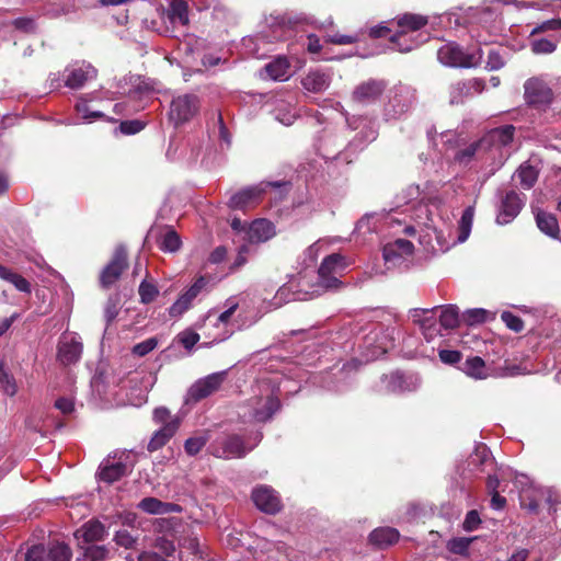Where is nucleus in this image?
I'll use <instances>...</instances> for the list:
<instances>
[{
    "label": "nucleus",
    "instance_id": "obj_36",
    "mask_svg": "<svg viewBox=\"0 0 561 561\" xmlns=\"http://www.w3.org/2000/svg\"><path fill=\"white\" fill-rule=\"evenodd\" d=\"M0 278L12 284L19 291L31 293V284L28 280L3 265H0Z\"/></svg>",
    "mask_w": 561,
    "mask_h": 561
},
{
    "label": "nucleus",
    "instance_id": "obj_49",
    "mask_svg": "<svg viewBox=\"0 0 561 561\" xmlns=\"http://www.w3.org/2000/svg\"><path fill=\"white\" fill-rule=\"evenodd\" d=\"M501 319L508 329L515 332H520L524 328L523 320L510 311H503L501 314Z\"/></svg>",
    "mask_w": 561,
    "mask_h": 561
},
{
    "label": "nucleus",
    "instance_id": "obj_25",
    "mask_svg": "<svg viewBox=\"0 0 561 561\" xmlns=\"http://www.w3.org/2000/svg\"><path fill=\"white\" fill-rule=\"evenodd\" d=\"M275 226L267 219L254 220L245 231L249 243L266 242L275 236Z\"/></svg>",
    "mask_w": 561,
    "mask_h": 561
},
{
    "label": "nucleus",
    "instance_id": "obj_7",
    "mask_svg": "<svg viewBox=\"0 0 561 561\" xmlns=\"http://www.w3.org/2000/svg\"><path fill=\"white\" fill-rule=\"evenodd\" d=\"M415 101V91L409 85L399 84L390 91L386 115L396 118L408 112Z\"/></svg>",
    "mask_w": 561,
    "mask_h": 561
},
{
    "label": "nucleus",
    "instance_id": "obj_34",
    "mask_svg": "<svg viewBox=\"0 0 561 561\" xmlns=\"http://www.w3.org/2000/svg\"><path fill=\"white\" fill-rule=\"evenodd\" d=\"M461 369L467 376L474 379H484L489 375L484 360L479 356L468 357Z\"/></svg>",
    "mask_w": 561,
    "mask_h": 561
},
{
    "label": "nucleus",
    "instance_id": "obj_55",
    "mask_svg": "<svg viewBox=\"0 0 561 561\" xmlns=\"http://www.w3.org/2000/svg\"><path fill=\"white\" fill-rule=\"evenodd\" d=\"M144 127H145V125L140 121H137V119L125 121V122H122L119 125L121 131L126 135H133V134L139 133Z\"/></svg>",
    "mask_w": 561,
    "mask_h": 561
},
{
    "label": "nucleus",
    "instance_id": "obj_6",
    "mask_svg": "<svg viewBox=\"0 0 561 561\" xmlns=\"http://www.w3.org/2000/svg\"><path fill=\"white\" fill-rule=\"evenodd\" d=\"M261 438L262 434L256 433L253 437V444L247 447L240 436L231 435L217 440L213 446L211 453L214 456L224 459L241 458L245 456L248 451L253 449V447L257 445Z\"/></svg>",
    "mask_w": 561,
    "mask_h": 561
},
{
    "label": "nucleus",
    "instance_id": "obj_59",
    "mask_svg": "<svg viewBox=\"0 0 561 561\" xmlns=\"http://www.w3.org/2000/svg\"><path fill=\"white\" fill-rule=\"evenodd\" d=\"M481 519L477 511H470L467 513L466 518L463 520V528L468 531L474 530L478 528Z\"/></svg>",
    "mask_w": 561,
    "mask_h": 561
},
{
    "label": "nucleus",
    "instance_id": "obj_51",
    "mask_svg": "<svg viewBox=\"0 0 561 561\" xmlns=\"http://www.w3.org/2000/svg\"><path fill=\"white\" fill-rule=\"evenodd\" d=\"M158 345L156 337L147 339L133 347V353L137 356H145L153 351Z\"/></svg>",
    "mask_w": 561,
    "mask_h": 561
},
{
    "label": "nucleus",
    "instance_id": "obj_32",
    "mask_svg": "<svg viewBox=\"0 0 561 561\" xmlns=\"http://www.w3.org/2000/svg\"><path fill=\"white\" fill-rule=\"evenodd\" d=\"M168 19L173 25L186 26L190 22L188 7L184 0H174L168 10Z\"/></svg>",
    "mask_w": 561,
    "mask_h": 561
},
{
    "label": "nucleus",
    "instance_id": "obj_5",
    "mask_svg": "<svg viewBox=\"0 0 561 561\" xmlns=\"http://www.w3.org/2000/svg\"><path fill=\"white\" fill-rule=\"evenodd\" d=\"M524 98L529 105L547 107L552 103L554 93L543 77H533L524 83Z\"/></svg>",
    "mask_w": 561,
    "mask_h": 561
},
{
    "label": "nucleus",
    "instance_id": "obj_41",
    "mask_svg": "<svg viewBox=\"0 0 561 561\" xmlns=\"http://www.w3.org/2000/svg\"><path fill=\"white\" fill-rule=\"evenodd\" d=\"M473 216H474V207L468 206L463 210L462 216L459 220V236H458L459 242H465L468 239V237L471 232L472 224H473Z\"/></svg>",
    "mask_w": 561,
    "mask_h": 561
},
{
    "label": "nucleus",
    "instance_id": "obj_54",
    "mask_svg": "<svg viewBox=\"0 0 561 561\" xmlns=\"http://www.w3.org/2000/svg\"><path fill=\"white\" fill-rule=\"evenodd\" d=\"M470 541L466 538H455L450 540L447 545V548L453 553L462 554L467 551Z\"/></svg>",
    "mask_w": 561,
    "mask_h": 561
},
{
    "label": "nucleus",
    "instance_id": "obj_11",
    "mask_svg": "<svg viewBox=\"0 0 561 561\" xmlns=\"http://www.w3.org/2000/svg\"><path fill=\"white\" fill-rule=\"evenodd\" d=\"M278 186H280L278 182H262L257 185L245 187L229 198L228 206L232 209H245L256 204L268 187Z\"/></svg>",
    "mask_w": 561,
    "mask_h": 561
},
{
    "label": "nucleus",
    "instance_id": "obj_39",
    "mask_svg": "<svg viewBox=\"0 0 561 561\" xmlns=\"http://www.w3.org/2000/svg\"><path fill=\"white\" fill-rule=\"evenodd\" d=\"M46 554L47 561H70L72 556L71 549L64 542L51 543Z\"/></svg>",
    "mask_w": 561,
    "mask_h": 561
},
{
    "label": "nucleus",
    "instance_id": "obj_35",
    "mask_svg": "<svg viewBox=\"0 0 561 561\" xmlns=\"http://www.w3.org/2000/svg\"><path fill=\"white\" fill-rule=\"evenodd\" d=\"M99 99L96 92H92L85 94L79 99L76 104V111L81 115L82 119L85 122H91L92 119L103 118L104 114L100 111H91L88 103L90 101Z\"/></svg>",
    "mask_w": 561,
    "mask_h": 561
},
{
    "label": "nucleus",
    "instance_id": "obj_42",
    "mask_svg": "<svg viewBox=\"0 0 561 561\" xmlns=\"http://www.w3.org/2000/svg\"><path fill=\"white\" fill-rule=\"evenodd\" d=\"M503 0H494L492 4L489 7H484L479 11V22L485 25H491L497 21L501 16V12L499 11V4Z\"/></svg>",
    "mask_w": 561,
    "mask_h": 561
},
{
    "label": "nucleus",
    "instance_id": "obj_2",
    "mask_svg": "<svg viewBox=\"0 0 561 561\" xmlns=\"http://www.w3.org/2000/svg\"><path fill=\"white\" fill-rule=\"evenodd\" d=\"M422 193L419 185L411 184L407 186L402 192L396 197V208H403L401 213L397 210L394 214H387L386 216V225L391 228H394L396 225L401 226L404 224L403 231L408 234L414 233L415 229L413 226L405 224V219H400L396 216V214H405L412 210H415L417 206H421V202L423 198L421 197Z\"/></svg>",
    "mask_w": 561,
    "mask_h": 561
},
{
    "label": "nucleus",
    "instance_id": "obj_40",
    "mask_svg": "<svg viewBox=\"0 0 561 561\" xmlns=\"http://www.w3.org/2000/svg\"><path fill=\"white\" fill-rule=\"evenodd\" d=\"M81 549L83 552L77 561H104L108 557V550L104 546H83Z\"/></svg>",
    "mask_w": 561,
    "mask_h": 561
},
{
    "label": "nucleus",
    "instance_id": "obj_50",
    "mask_svg": "<svg viewBox=\"0 0 561 561\" xmlns=\"http://www.w3.org/2000/svg\"><path fill=\"white\" fill-rule=\"evenodd\" d=\"M114 541L116 545L124 547L125 549H130L135 546L137 539L130 535L128 530H118L114 535Z\"/></svg>",
    "mask_w": 561,
    "mask_h": 561
},
{
    "label": "nucleus",
    "instance_id": "obj_9",
    "mask_svg": "<svg viewBox=\"0 0 561 561\" xmlns=\"http://www.w3.org/2000/svg\"><path fill=\"white\" fill-rule=\"evenodd\" d=\"M199 110V98L195 94H184L173 99L170 108V119L175 125L193 118Z\"/></svg>",
    "mask_w": 561,
    "mask_h": 561
},
{
    "label": "nucleus",
    "instance_id": "obj_58",
    "mask_svg": "<svg viewBox=\"0 0 561 561\" xmlns=\"http://www.w3.org/2000/svg\"><path fill=\"white\" fill-rule=\"evenodd\" d=\"M439 358L445 364H456L461 359V353L454 350H442L439 351Z\"/></svg>",
    "mask_w": 561,
    "mask_h": 561
},
{
    "label": "nucleus",
    "instance_id": "obj_45",
    "mask_svg": "<svg viewBox=\"0 0 561 561\" xmlns=\"http://www.w3.org/2000/svg\"><path fill=\"white\" fill-rule=\"evenodd\" d=\"M490 312L482 308L467 310L463 313V319L468 324L483 323L488 320Z\"/></svg>",
    "mask_w": 561,
    "mask_h": 561
},
{
    "label": "nucleus",
    "instance_id": "obj_63",
    "mask_svg": "<svg viewBox=\"0 0 561 561\" xmlns=\"http://www.w3.org/2000/svg\"><path fill=\"white\" fill-rule=\"evenodd\" d=\"M550 30H561V20L560 19H552L549 21H545L537 27H535L531 32V34H536L539 32H546Z\"/></svg>",
    "mask_w": 561,
    "mask_h": 561
},
{
    "label": "nucleus",
    "instance_id": "obj_60",
    "mask_svg": "<svg viewBox=\"0 0 561 561\" xmlns=\"http://www.w3.org/2000/svg\"><path fill=\"white\" fill-rule=\"evenodd\" d=\"M357 41L356 36L353 35H342V34H335V35H329L327 37V42L336 44V45H350Z\"/></svg>",
    "mask_w": 561,
    "mask_h": 561
},
{
    "label": "nucleus",
    "instance_id": "obj_26",
    "mask_svg": "<svg viewBox=\"0 0 561 561\" xmlns=\"http://www.w3.org/2000/svg\"><path fill=\"white\" fill-rule=\"evenodd\" d=\"M179 426L180 419H172L170 422H167V424L158 430L151 437L150 442L148 443V450L156 451L163 447L176 433Z\"/></svg>",
    "mask_w": 561,
    "mask_h": 561
},
{
    "label": "nucleus",
    "instance_id": "obj_24",
    "mask_svg": "<svg viewBox=\"0 0 561 561\" xmlns=\"http://www.w3.org/2000/svg\"><path fill=\"white\" fill-rule=\"evenodd\" d=\"M386 83L382 80L370 79L358 84L353 92V100L368 104L376 101L385 91Z\"/></svg>",
    "mask_w": 561,
    "mask_h": 561
},
{
    "label": "nucleus",
    "instance_id": "obj_61",
    "mask_svg": "<svg viewBox=\"0 0 561 561\" xmlns=\"http://www.w3.org/2000/svg\"><path fill=\"white\" fill-rule=\"evenodd\" d=\"M520 505L529 512H536L538 510V503L534 500L527 490H523L520 493Z\"/></svg>",
    "mask_w": 561,
    "mask_h": 561
},
{
    "label": "nucleus",
    "instance_id": "obj_33",
    "mask_svg": "<svg viewBox=\"0 0 561 561\" xmlns=\"http://www.w3.org/2000/svg\"><path fill=\"white\" fill-rule=\"evenodd\" d=\"M536 224L537 227L551 238H558L559 236V224L552 214L539 210L536 213Z\"/></svg>",
    "mask_w": 561,
    "mask_h": 561
},
{
    "label": "nucleus",
    "instance_id": "obj_48",
    "mask_svg": "<svg viewBox=\"0 0 561 561\" xmlns=\"http://www.w3.org/2000/svg\"><path fill=\"white\" fill-rule=\"evenodd\" d=\"M0 387L9 396H14L18 390L15 379L4 370H0Z\"/></svg>",
    "mask_w": 561,
    "mask_h": 561
},
{
    "label": "nucleus",
    "instance_id": "obj_47",
    "mask_svg": "<svg viewBox=\"0 0 561 561\" xmlns=\"http://www.w3.org/2000/svg\"><path fill=\"white\" fill-rule=\"evenodd\" d=\"M207 438L204 436L191 437L185 442L184 448L190 456H195L205 446Z\"/></svg>",
    "mask_w": 561,
    "mask_h": 561
},
{
    "label": "nucleus",
    "instance_id": "obj_43",
    "mask_svg": "<svg viewBox=\"0 0 561 561\" xmlns=\"http://www.w3.org/2000/svg\"><path fill=\"white\" fill-rule=\"evenodd\" d=\"M138 294L140 301L147 305L152 302L158 297L159 289L152 282L144 279L139 285Z\"/></svg>",
    "mask_w": 561,
    "mask_h": 561
},
{
    "label": "nucleus",
    "instance_id": "obj_8",
    "mask_svg": "<svg viewBox=\"0 0 561 561\" xmlns=\"http://www.w3.org/2000/svg\"><path fill=\"white\" fill-rule=\"evenodd\" d=\"M227 371L210 374L195 381L188 389L186 402H198L217 391L225 381Z\"/></svg>",
    "mask_w": 561,
    "mask_h": 561
},
{
    "label": "nucleus",
    "instance_id": "obj_37",
    "mask_svg": "<svg viewBox=\"0 0 561 561\" xmlns=\"http://www.w3.org/2000/svg\"><path fill=\"white\" fill-rule=\"evenodd\" d=\"M516 176L519 180L520 186L529 190L537 182L538 171L533 165L524 163L517 169Z\"/></svg>",
    "mask_w": 561,
    "mask_h": 561
},
{
    "label": "nucleus",
    "instance_id": "obj_16",
    "mask_svg": "<svg viewBox=\"0 0 561 561\" xmlns=\"http://www.w3.org/2000/svg\"><path fill=\"white\" fill-rule=\"evenodd\" d=\"M438 307L432 309L415 308L410 310V318L413 323L419 324L425 339L431 341L439 333L436 321V311Z\"/></svg>",
    "mask_w": 561,
    "mask_h": 561
},
{
    "label": "nucleus",
    "instance_id": "obj_4",
    "mask_svg": "<svg viewBox=\"0 0 561 561\" xmlns=\"http://www.w3.org/2000/svg\"><path fill=\"white\" fill-rule=\"evenodd\" d=\"M437 57L443 65L449 67L471 68L478 66L481 61L479 50L466 53L454 43L442 46L437 51Z\"/></svg>",
    "mask_w": 561,
    "mask_h": 561
},
{
    "label": "nucleus",
    "instance_id": "obj_1",
    "mask_svg": "<svg viewBox=\"0 0 561 561\" xmlns=\"http://www.w3.org/2000/svg\"><path fill=\"white\" fill-rule=\"evenodd\" d=\"M348 265L346 259L339 254L334 253L328 255L321 263L318 275H319V285L316 286L314 289L309 291H304L301 289L297 291L291 290V286H282L272 302V307L274 309L282 307L285 302L290 300H306L313 298L321 294V289H335L339 288L342 283L339 280L336 275L341 274L345 267Z\"/></svg>",
    "mask_w": 561,
    "mask_h": 561
},
{
    "label": "nucleus",
    "instance_id": "obj_28",
    "mask_svg": "<svg viewBox=\"0 0 561 561\" xmlns=\"http://www.w3.org/2000/svg\"><path fill=\"white\" fill-rule=\"evenodd\" d=\"M331 78L325 72L320 70H311L301 80L302 87L313 93H319L327 90L330 85Z\"/></svg>",
    "mask_w": 561,
    "mask_h": 561
},
{
    "label": "nucleus",
    "instance_id": "obj_12",
    "mask_svg": "<svg viewBox=\"0 0 561 561\" xmlns=\"http://www.w3.org/2000/svg\"><path fill=\"white\" fill-rule=\"evenodd\" d=\"M427 24V19L423 15L417 14H404L398 20V25L402 27V31L391 37L392 43L399 51L407 53L412 50L415 45L402 44L407 42L410 32L417 31Z\"/></svg>",
    "mask_w": 561,
    "mask_h": 561
},
{
    "label": "nucleus",
    "instance_id": "obj_53",
    "mask_svg": "<svg viewBox=\"0 0 561 561\" xmlns=\"http://www.w3.org/2000/svg\"><path fill=\"white\" fill-rule=\"evenodd\" d=\"M154 547L163 552L167 557H170L175 551V546L172 540L165 536L158 537L154 542Z\"/></svg>",
    "mask_w": 561,
    "mask_h": 561
},
{
    "label": "nucleus",
    "instance_id": "obj_19",
    "mask_svg": "<svg viewBox=\"0 0 561 561\" xmlns=\"http://www.w3.org/2000/svg\"><path fill=\"white\" fill-rule=\"evenodd\" d=\"M123 457L127 459L128 455L123 454L122 457L116 461L111 459L104 460L100 466V480L107 483H113L119 480L122 477L126 476L128 472H130L131 465L128 463L126 460H123Z\"/></svg>",
    "mask_w": 561,
    "mask_h": 561
},
{
    "label": "nucleus",
    "instance_id": "obj_52",
    "mask_svg": "<svg viewBox=\"0 0 561 561\" xmlns=\"http://www.w3.org/2000/svg\"><path fill=\"white\" fill-rule=\"evenodd\" d=\"M46 557L47 554L44 546L36 545L27 550L25 561H47Z\"/></svg>",
    "mask_w": 561,
    "mask_h": 561
},
{
    "label": "nucleus",
    "instance_id": "obj_29",
    "mask_svg": "<svg viewBox=\"0 0 561 561\" xmlns=\"http://www.w3.org/2000/svg\"><path fill=\"white\" fill-rule=\"evenodd\" d=\"M484 84L479 79H472L467 82H457L450 88V103L458 104L462 102L465 95L469 94L470 90H474L477 93L482 92Z\"/></svg>",
    "mask_w": 561,
    "mask_h": 561
},
{
    "label": "nucleus",
    "instance_id": "obj_10",
    "mask_svg": "<svg viewBox=\"0 0 561 561\" xmlns=\"http://www.w3.org/2000/svg\"><path fill=\"white\" fill-rule=\"evenodd\" d=\"M249 416L255 422H267L279 410V399L272 393L249 400Z\"/></svg>",
    "mask_w": 561,
    "mask_h": 561
},
{
    "label": "nucleus",
    "instance_id": "obj_21",
    "mask_svg": "<svg viewBox=\"0 0 561 561\" xmlns=\"http://www.w3.org/2000/svg\"><path fill=\"white\" fill-rule=\"evenodd\" d=\"M523 205L524 201L516 192H507L502 199L500 210L496 216V222L499 225H506L511 222L519 214Z\"/></svg>",
    "mask_w": 561,
    "mask_h": 561
},
{
    "label": "nucleus",
    "instance_id": "obj_18",
    "mask_svg": "<svg viewBox=\"0 0 561 561\" xmlns=\"http://www.w3.org/2000/svg\"><path fill=\"white\" fill-rule=\"evenodd\" d=\"M413 244L409 240L398 238L383 247V259L389 267L398 266L407 256L413 253Z\"/></svg>",
    "mask_w": 561,
    "mask_h": 561
},
{
    "label": "nucleus",
    "instance_id": "obj_46",
    "mask_svg": "<svg viewBox=\"0 0 561 561\" xmlns=\"http://www.w3.org/2000/svg\"><path fill=\"white\" fill-rule=\"evenodd\" d=\"M557 44L548 38L534 39L531 50L535 54H550L556 50Z\"/></svg>",
    "mask_w": 561,
    "mask_h": 561
},
{
    "label": "nucleus",
    "instance_id": "obj_62",
    "mask_svg": "<svg viewBox=\"0 0 561 561\" xmlns=\"http://www.w3.org/2000/svg\"><path fill=\"white\" fill-rule=\"evenodd\" d=\"M504 66V60L496 51L491 50L488 55L486 68L489 70H497Z\"/></svg>",
    "mask_w": 561,
    "mask_h": 561
},
{
    "label": "nucleus",
    "instance_id": "obj_23",
    "mask_svg": "<svg viewBox=\"0 0 561 561\" xmlns=\"http://www.w3.org/2000/svg\"><path fill=\"white\" fill-rule=\"evenodd\" d=\"M65 72V84L70 89H80L87 81L96 77V70L85 64L67 67Z\"/></svg>",
    "mask_w": 561,
    "mask_h": 561
},
{
    "label": "nucleus",
    "instance_id": "obj_20",
    "mask_svg": "<svg viewBox=\"0 0 561 561\" xmlns=\"http://www.w3.org/2000/svg\"><path fill=\"white\" fill-rule=\"evenodd\" d=\"M252 500L260 511L267 514H275L280 508L279 497L273 489L266 485L255 488L252 492Z\"/></svg>",
    "mask_w": 561,
    "mask_h": 561
},
{
    "label": "nucleus",
    "instance_id": "obj_64",
    "mask_svg": "<svg viewBox=\"0 0 561 561\" xmlns=\"http://www.w3.org/2000/svg\"><path fill=\"white\" fill-rule=\"evenodd\" d=\"M55 407L64 414H70L75 410L73 400L69 398H59L56 400Z\"/></svg>",
    "mask_w": 561,
    "mask_h": 561
},
{
    "label": "nucleus",
    "instance_id": "obj_57",
    "mask_svg": "<svg viewBox=\"0 0 561 561\" xmlns=\"http://www.w3.org/2000/svg\"><path fill=\"white\" fill-rule=\"evenodd\" d=\"M172 419H179V417L171 416L170 411L164 407L157 408L153 411V421L157 424H162V426H164L167 424V422H170Z\"/></svg>",
    "mask_w": 561,
    "mask_h": 561
},
{
    "label": "nucleus",
    "instance_id": "obj_15",
    "mask_svg": "<svg viewBox=\"0 0 561 561\" xmlns=\"http://www.w3.org/2000/svg\"><path fill=\"white\" fill-rule=\"evenodd\" d=\"M82 343L75 334H62L58 342L57 358L62 365L77 363L82 354Z\"/></svg>",
    "mask_w": 561,
    "mask_h": 561
},
{
    "label": "nucleus",
    "instance_id": "obj_56",
    "mask_svg": "<svg viewBox=\"0 0 561 561\" xmlns=\"http://www.w3.org/2000/svg\"><path fill=\"white\" fill-rule=\"evenodd\" d=\"M199 341V334L194 331L186 330L180 334V342L187 350H191Z\"/></svg>",
    "mask_w": 561,
    "mask_h": 561
},
{
    "label": "nucleus",
    "instance_id": "obj_30",
    "mask_svg": "<svg viewBox=\"0 0 561 561\" xmlns=\"http://www.w3.org/2000/svg\"><path fill=\"white\" fill-rule=\"evenodd\" d=\"M399 537V531L396 528L380 527L370 533L369 540L379 548H386L397 542Z\"/></svg>",
    "mask_w": 561,
    "mask_h": 561
},
{
    "label": "nucleus",
    "instance_id": "obj_14",
    "mask_svg": "<svg viewBox=\"0 0 561 561\" xmlns=\"http://www.w3.org/2000/svg\"><path fill=\"white\" fill-rule=\"evenodd\" d=\"M208 284V280L204 276H199L194 284L184 293L182 294L175 302L169 308V316L171 318H179L181 317L185 311H187L193 300L203 291L206 289V286Z\"/></svg>",
    "mask_w": 561,
    "mask_h": 561
},
{
    "label": "nucleus",
    "instance_id": "obj_31",
    "mask_svg": "<svg viewBox=\"0 0 561 561\" xmlns=\"http://www.w3.org/2000/svg\"><path fill=\"white\" fill-rule=\"evenodd\" d=\"M289 69V61L285 57L276 58L275 60L268 62L264 68L266 75L275 81L287 80L290 76Z\"/></svg>",
    "mask_w": 561,
    "mask_h": 561
},
{
    "label": "nucleus",
    "instance_id": "obj_3",
    "mask_svg": "<svg viewBox=\"0 0 561 561\" xmlns=\"http://www.w3.org/2000/svg\"><path fill=\"white\" fill-rule=\"evenodd\" d=\"M237 308V302L228 300L227 310L222 311L220 314H216L210 311L206 316L202 328L204 330V334L211 339L207 344L226 341L231 335L232 330L229 321Z\"/></svg>",
    "mask_w": 561,
    "mask_h": 561
},
{
    "label": "nucleus",
    "instance_id": "obj_13",
    "mask_svg": "<svg viewBox=\"0 0 561 561\" xmlns=\"http://www.w3.org/2000/svg\"><path fill=\"white\" fill-rule=\"evenodd\" d=\"M127 266V252L124 247L119 245L115 249L112 260L103 268L100 277L103 287H110L122 275Z\"/></svg>",
    "mask_w": 561,
    "mask_h": 561
},
{
    "label": "nucleus",
    "instance_id": "obj_27",
    "mask_svg": "<svg viewBox=\"0 0 561 561\" xmlns=\"http://www.w3.org/2000/svg\"><path fill=\"white\" fill-rule=\"evenodd\" d=\"M138 507L149 514H169L180 513L182 511L180 505L174 503L162 502L156 497L142 499L138 504Z\"/></svg>",
    "mask_w": 561,
    "mask_h": 561
},
{
    "label": "nucleus",
    "instance_id": "obj_22",
    "mask_svg": "<svg viewBox=\"0 0 561 561\" xmlns=\"http://www.w3.org/2000/svg\"><path fill=\"white\" fill-rule=\"evenodd\" d=\"M106 535L104 525L96 519H91L76 530L75 538L79 548H83V545L103 540Z\"/></svg>",
    "mask_w": 561,
    "mask_h": 561
},
{
    "label": "nucleus",
    "instance_id": "obj_17",
    "mask_svg": "<svg viewBox=\"0 0 561 561\" xmlns=\"http://www.w3.org/2000/svg\"><path fill=\"white\" fill-rule=\"evenodd\" d=\"M514 133L513 125L493 128L480 140L479 146L485 149L505 148L513 141Z\"/></svg>",
    "mask_w": 561,
    "mask_h": 561
},
{
    "label": "nucleus",
    "instance_id": "obj_44",
    "mask_svg": "<svg viewBox=\"0 0 561 561\" xmlns=\"http://www.w3.org/2000/svg\"><path fill=\"white\" fill-rule=\"evenodd\" d=\"M180 247H181V240H180L179 234L175 231L170 230L162 237V240L160 243V249L162 251L175 252L180 249Z\"/></svg>",
    "mask_w": 561,
    "mask_h": 561
},
{
    "label": "nucleus",
    "instance_id": "obj_38",
    "mask_svg": "<svg viewBox=\"0 0 561 561\" xmlns=\"http://www.w3.org/2000/svg\"><path fill=\"white\" fill-rule=\"evenodd\" d=\"M439 324L442 328L449 330L459 324V309L454 305H448L440 309Z\"/></svg>",
    "mask_w": 561,
    "mask_h": 561
}]
</instances>
